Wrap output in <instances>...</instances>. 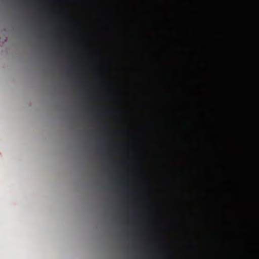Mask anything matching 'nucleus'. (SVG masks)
I'll return each instance as SVG.
<instances>
[{
    "label": "nucleus",
    "instance_id": "obj_1",
    "mask_svg": "<svg viewBox=\"0 0 259 259\" xmlns=\"http://www.w3.org/2000/svg\"><path fill=\"white\" fill-rule=\"evenodd\" d=\"M104 127H105V128H107V126H104Z\"/></svg>",
    "mask_w": 259,
    "mask_h": 259
}]
</instances>
